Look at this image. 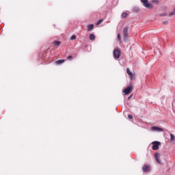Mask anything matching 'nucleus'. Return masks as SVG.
Listing matches in <instances>:
<instances>
[{"label":"nucleus","mask_w":175,"mask_h":175,"mask_svg":"<svg viewBox=\"0 0 175 175\" xmlns=\"http://www.w3.org/2000/svg\"><path fill=\"white\" fill-rule=\"evenodd\" d=\"M142 3H143V6L146 8V9H152L154 5L152 4L148 3V0H141Z\"/></svg>","instance_id":"nucleus-1"},{"label":"nucleus","mask_w":175,"mask_h":175,"mask_svg":"<svg viewBox=\"0 0 175 175\" xmlns=\"http://www.w3.org/2000/svg\"><path fill=\"white\" fill-rule=\"evenodd\" d=\"M129 29V27H125L123 29V39L124 40V42H128V31Z\"/></svg>","instance_id":"nucleus-2"},{"label":"nucleus","mask_w":175,"mask_h":175,"mask_svg":"<svg viewBox=\"0 0 175 175\" xmlns=\"http://www.w3.org/2000/svg\"><path fill=\"white\" fill-rule=\"evenodd\" d=\"M133 90V85L132 84H130L126 89L123 90V92L124 95H128L131 94V91Z\"/></svg>","instance_id":"nucleus-3"},{"label":"nucleus","mask_w":175,"mask_h":175,"mask_svg":"<svg viewBox=\"0 0 175 175\" xmlns=\"http://www.w3.org/2000/svg\"><path fill=\"white\" fill-rule=\"evenodd\" d=\"M152 150H159V146H161V142H157V141H154L153 142H152Z\"/></svg>","instance_id":"nucleus-4"},{"label":"nucleus","mask_w":175,"mask_h":175,"mask_svg":"<svg viewBox=\"0 0 175 175\" xmlns=\"http://www.w3.org/2000/svg\"><path fill=\"white\" fill-rule=\"evenodd\" d=\"M113 57L118 59L121 57V51L119 49H116L113 51Z\"/></svg>","instance_id":"nucleus-5"},{"label":"nucleus","mask_w":175,"mask_h":175,"mask_svg":"<svg viewBox=\"0 0 175 175\" xmlns=\"http://www.w3.org/2000/svg\"><path fill=\"white\" fill-rule=\"evenodd\" d=\"M151 131L153 132H163V129L154 126L151 127Z\"/></svg>","instance_id":"nucleus-6"},{"label":"nucleus","mask_w":175,"mask_h":175,"mask_svg":"<svg viewBox=\"0 0 175 175\" xmlns=\"http://www.w3.org/2000/svg\"><path fill=\"white\" fill-rule=\"evenodd\" d=\"M143 172H145V173H147V172H150V167L147 165H144L142 167Z\"/></svg>","instance_id":"nucleus-7"},{"label":"nucleus","mask_w":175,"mask_h":175,"mask_svg":"<svg viewBox=\"0 0 175 175\" xmlns=\"http://www.w3.org/2000/svg\"><path fill=\"white\" fill-rule=\"evenodd\" d=\"M154 158L157 162V163H159L161 165V160H159V153H155L154 154Z\"/></svg>","instance_id":"nucleus-8"},{"label":"nucleus","mask_w":175,"mask_h":175,"mask_svg":"<svg viewBox=\"0 0 175 175\" xmlns=\"http://www.w3.org/2000/svg\"><path fill=\"white\" fill-rule=\"evenodd\" d=\"M87 29L88 31H92V29H94V25L90 24L87 26Z\"/></svg>","instance_id":"nucleus-9"},{"label":"nucleus","mask_w":175,"mask_h":175,"mask_svg":"<svg viewBox=\"0 0 175 175\" xmlns=\"http://www.w3.org/2000/svg\"><path fill=\"white\" fill-rule=\"evenodd\" d=\"M65 62V59H59L55 62L56 65H61V64H64Z\"/></svg>","instance_id":"nucleus-10"},{"label":"nucleus","mask_w":175,"mask_h":175,"mask_svg":"<svg viewBox=\"0 0 175 175\" xmlns=\"http://www.w3.org/2000/svg\"><path fill=\"white\" fill-rule=\"evenodd\" d=\"M53 44L57 47H59V46H61V41H54Z\"/></svg>","instance_id":"nucleus-11"},{"label":"nucleus","mask_w":175,"mask_h":175,"mask_svg":"<svg viewBox=\"0 0 175 175\" xmlns=\"http://www.w3.org/2000/svg\"><path fill=\"white\" fill-rule=\"evenodd\" d=\"M89 38L90 40H95V35L90 34Z\"/></svg>","instance_id":"nucleus-12"},{"label":"nucleus","mask_w":175,"mask_h":175,"mask_svg":"<svg viewBox=\"0 0 175 175\" xmlns=\"http://www.w3.org/2000/svg\"><path fill=\"white\" fill-rule=\"evenodd\" d=\"M172 16H175V9L172 12L169 13L170 17H172Z\"/></svg>","instance_id":"nucleus-13"},{"label":"nucleus","mask_w":175,"mask_h":175,"mask_svg":"<svg viewBox=\"0 0 175 175\" xmlns=\"http://www.w3.org/2000/svg\"><path fill=\"white\" fill-rule=\"evenodd\" d=\"M122 17L123 18H126V17H128V13H126V12H123V13L122 14Z\"/></svg>","instance_id":"nucleus-14"},{"label":"nucleus","mask_w":175,"mask_h":175,"mask_svg":"<svg viewBox=\"0 0 175 175\" xmlns=\"http://www.w3.org/2000/svg\"><path fill=\"white\" fill-rule=\"evenodd\" d=\"M175 137L173 134H170V142H174Z\"/></svg>","instance_id":"nucleus-15"},{"label":"nucleus","mask_w":175,"mask_h":175,"mask_svg":"<svg viewBox=\"0 0 175 175\" xmlns=\"http://www.w3.org/2000/svg\"><path fill=\"white\" fill-rule=\"evenodd\" d=\"M126 73H127V75H129V76H131L132 75V72H131L129 68H127Z\"/></svg>","instance_id":"nucleus-16"},{"label":"nucleus","mask_w":175,"mask_h":175,"mask_svg":"<svg viewBox=\"0 0 175 175\" xmlns=\"http://www.w3.org/2000/svg\"><path fill=\"white\" fill-rule=\"evenodd\" d=\"M131 80H135V74L131 73V75H129Z\"/></svg>","instance_id":"nucleus-17"},{"label":"nucleus","mask_w":175,"mask_h":175,"mask_svg":"<svg viewBox=\"0 0 175 175\" xmlns=\"http://www.w3.org/2000/svg\"><path fill=\"white\" fill-rule=\"evenodd\" d=\"M102 23H103V20L100 19L97 22L96 25H100V24H102Z\"/></svg>","instance_id":"nucleus-18"},{"label":"nucleus","mask_w":175,"mask_h":175,"mask_svg":"<svg viewBox=\"0 0 175 175\" xmlns=\"http://www.w3.org/2000/svg\"><path fill=\"white\" fill-rule=\"evenodd\" d=\"M76 39V36L75 35H73L70 37V40H75Z\"/></svg>","instance_id":"nucleus-19"},{"label":"nucleus","mask_w":175,"mask_h":175,"mask_svg":"<svg viewBox=\"0 0 175 175\" xmlns=\"http://www.w3.org/2000/svg\"><path fill=\"white\" fill-rule=\"evenodd\" d=\"M118 40H119V42H121V34L118 33Z\"/></svg>","instance_id":"nucleus-20"},{"label":"nucleus","mask_w":175,"mask_h":175,"mask_svg":"<svg viewBox=\"0 0 175 175\" xmlns=\"http://www.w3.org/2000/svg\"><path fill=\"white\" fill-rule=\"evenodd\" d=\"M128 118H129V120H132V118H133V116H132V115L129 114V115H128Z\"/></svg>","instance_id":"nucleus-21"},{"label":"nucleus","mask_w":175,"mask_h":175,"mask_svg":"<svg viewBox=\"0 0 175 175\" xmlns=\"http://www.w3.org/2000/svg\"><path fill=\"white\" fill-rule=\"evenodd\" d=\"M72 58H73V57H72V55H70V56H68V57H67V59L70 60V59H72Z\"/></svg>","instance_id":"nucleus-22"},{"label":"nucleus","mask_w":175,"mask_h":175,"mask_svg":"<svg viewBox=\"0 0 175 175\" xmlns=\"http://www.w3.org/2000/svg\"><path fill=\"white\" fill-rule=\"evenodd\" d=\"M152 2H155L156 3H158V0H153Z\"/></svg>","instance_id":"nucleus-23"},{"label":"nucleus","mask_w":175,"mask_h":175,"mask_svg":"<svg viewBox=\"0 0 175 175\" xmlns=\"http://www.w3.org/2000/svg\"><path fill=\"white\" fill-rule=\"evenodd\" d=\"M132 96H133V94H131V95L129 97V99H131V98H132Z\"/></svg>","instance_id":"nucleus-24"},{"label":"nucleus","mask_w":175,"mask_h":175,"mask_svg":"<svg viewBox=\"0 0 175 175\" xmlns=\"http://www.w3.org/2000/svg\"><path fill=\"white\" fill-rule=\"evenodd\" d=\"M167 23H168L167 21H166V22H164V24H167Z\"/></svg>","instance_id":"nucleus-25"}]
</instances>
